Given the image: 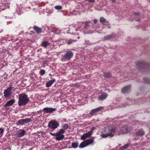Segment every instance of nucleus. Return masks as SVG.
I'll list each match as a JSON object with an SVG mask.
<instances>
[{"mask_svg":"<svg viewBox=\"0 0 150 150\" xmlns=\"http://www.w3.org/2000/svg\"><path fill=\"white\" fill-rule=\"evenodd\" d=\"M30 101L28 95L25 93L19 95L18 104L19 106H24L27 104Z\"/></svg>","mask_w":150,"mask_h":150,"instance_id":"1","label":"nucleus"},{"mask_svg":"<svg viewBox=\"0 0 150 150\" xmlns=\"http://www.w3.org/2000/svg\"><path fill=\"white\" fill-rule=\"evenodd\" d=\"M73 54L71 51L66 52L63 55L61 58V60L62 61L69 60L73 57Z\"/></svg>","mask_w":150,"mask_h":150,"instance_id":"2","label":"nucleus"},{"mask_svg":"<svg viewBox=\"0 0 150 150\" xmlns=\"http://www.w3.org/2000/svg\"><path fill=\"white\" fill-rule=\"evenodd\" d=\"M59 125V123L57 121L55 120H52L49 122L48 127L50 129L54 130L57 128Z\"/></svg>","mask_w":150,"mask_h":150,"instance_id":"3","label":"nucleus"},{"mask_svg":"<svg viewBox=\"0 0 150 150\" xmlns=\"http://www.w3.org/2000/svg\"><path fill=\"white\" fill-rule=\"evenodd\" d=\"M13 88L14 87H12L11 85L6 89L4 90V96L6 98V100L11 98V96L12 93L11 91Z\"/></svg>","mask_w":150,"mask_h":150,"instance_id":"4","label":"nucleus"},{"mask_svg":"<svg viewBox=\"0 0 150 150\" xmlns=\"http://www.w3.org/2000/svg\"><path fill=\"white\" fill-rule=\"evenodd\" d=\"M103 132L104 133H108L109 134H111V135H110V137H112L114 135L115 130L110 126H107L104 128Z\"/></svg>","mask_w":150,"mask_h":150,"instance_id":"5","label":"nucleus"},{"mask_svg":"<svg viewBox=\"0 0 150 150\" xmlns=\"http://www.w3.org/2000/svg\"><path fill=\"white\" fill-rule=\"evenodd\" d=\"M94 142L93 139H90L85 140L80 144L79 147L80 148H83L89 145L92 144Z\"/></svg>","mask_w":150,"mask_h":150,"instance_id":"6","label":"nucleus"},{"mask_svg":"<svg viewBox=\"0 0 150 150\" xmlns=\"http://www.w3.org/2000/svg\"><path fill=\"white\" fill-rule=\"evenodd\" d=\"M65 132V130L63 129H61L59 132L56 133V140L57 141H60L63 139L64 135L62 134H64Z\"/></svg>","mask_w":150,"mask_h":150,"instance_id":"7","label":"nucleus"},{"mask_svg":"<svg viewBox=\"0 0 150 150\" xmlns=\"http://www.w3.org/2000/svg\"><path fill=\"white\" fill-rule=\"evenodd\" d=\"M136 65L139 68L146 69L149 66V65L147 63L144 62H138L136 64Z\"/></svg>","mask_w":150,"mask_h":150,"instance_id":"8","label":"nucleus"},{"mask_svg":"<svg viewBox=\"0 0 150 150\" xmlns=\"http://www.w3.org/2000/svg\"><path fill=\"white\" fill-rule=\"evenodd\" d=\"M108 96V94L106 93H102L101 95L98 97V100L103 101Z\"/></svg>","mask_w":150,"mask_h":150,"instance_id":"9","label":"nucleus"},{"mask_svg":"<svg viewBox=\"0 0 150 150\" xmlns=\"http://www.w3.org/2000/svg\"><path fill=\"white\" fill-rule=\"evenodd\" d=\"M131 87V85H129L124 87L121 90L122 92L123 93H128Z\"/></svg>","mask_w":150,"mask_h":150,"instance_id":"10","label":"nucleus"},{"mask_svg":"<svg viewBox=\"0 0 150 150\" xmlns=\"http://www.w3.org/2000/svg\"><path fill=\"white\" fill-rule=\"evenodd\" d=\"M55 108H50L48 107L44 108L43 110L46 113L52 112L56 110Z\"/></svg>","mask_w":150,"mask_h":150,"instance_id":"11","label":"nucleus"},{"mask_svg":"<svg viewBox=\"0 0 150 150\" xmlns=\"http://www.w3.org/2000/svg\"><path fill=\"white\" fill-rule=\"evenodd\" d=\"M145 134V132L142 129H139L135 133V135L137 136L142 137Z\"/></svg>","mask_w":150,"mask_h":150,"instance_id":"12","label":"nucleus"},{"mask_svg":"<svg viewBox=\"0 0 150 150\" xmlns=\"http://www.w3.org/2000/svg\"><path fill=\"white\" fill-rule=\"evenodd\" d=\"M102 108V107H99L97 108L94 109L92 110L91 111L89 112V114L90 115H93L95 113L98 112L101 110Z\"/></svg>","mask_w":150,"mask_h":150,"instance_id":"13","label":"nucleus"},{"mask_svg":"<svg viewBox=\"0 0 150 150\" xmlns=\"http://www.w3.org/2000/svg\"><path fill=\"white\" fill-rule=\"evenodd\" d=\"M33 29L38 34L40 33L42 31V29L36 25H34L33 27Z\"/></svg>","mask_w":150,"mask_h":150,"instance_id":"14","label":"nucleus"},{"mask_svg":"<svg viewBox=\"0 0 150 150\" xmlns=\"http://www.w3.org/2000/svg\"><path fill=\"white\" fill-rule=\"evenodd\" d=\"M91 132H89L88 133H85L81 136V139L82 140H84L90 137L91 135Z\"/></svg>","mask_w":150,"mask_h":150,"instance_id":"15","label":"nucleus"},{"mask_svg":"<svg viewBox=\"0 0 150 150\" xmlns=\"http://www.w3.org/2000/svg\"><path fill=\"white\" fill-rule=\"evenodd\" d=\"M15 102V100L11 99L8 101L5 105L6 107L12 105Z\"/></svg>","mask_w":150,"mask_h":150,"instance_id":"16","label":"nucleus"},{"mask_svg":"<svg viewBox=\"0 0 150 150\" xmlns=\"http://www.w3.org/2000/svg\"><path fill=\"white\" fill-rule=\"evenodd\" d=\"M55 81V79L50 80L46 83V86L47 87H50Z\"/></svg>","mask_w":150,"mask_h":150,"instance_id":"17","label":"nucleus"},{"mask_svg":"<svg viewBox=\"0 0 150 150\" xmlns=\"http://www.w3.org/2000/svg\"><path fill=\"white\" fill-rule=\"evenodd\" d=\"M20 132L17 134L18 136L19 137L23 136L25 135L26 131L24 129H20Z\"/></svg>","mask_w":150,"mask_h":150,"instance_id":"18","label":"nucleus"},{"mask_svg":"<svg viewBox=\"0 0 150 150\" xmlns=\"http://www.w3.org/2000/svg\"><path fill=\"white\" fill-rule=\"evenodd\" d=\"M50 43L47 41H44L42 43L41 45L42 47L46 48L47 46L49 45Z\"/></svg>","mask_w":150,"mask_h":150,"instance_id":"19","label":"nucleus"},{"mask_svg":"<svg viewBox=\"0 0 150 150\" xmlns=\"http://www.w3.org/2000/svg\"><path fill=\"white\" fill-rule=\"evenodd\" d=\"M100 23H102L103 25L105 23H108V22L107 21L105 18L102 17H101L100 18Z\"/></svg>","mask_w":150,"mask_h":150,"instance_id":"20","label":"nucleus"},{"mask_svg":"<svg viewBox=\"0 0 150 150\" xmlns=\"http://www.w3.org/2000/svg\"><path fill=\"white\" fill-rule=\"evenodd\" d=\"M103 76L105 77L110 78L111 76V74L110 72L107 73L105 72L103 74Z\"/></svg>","mask_w":150,"mask_h":150,"instance_id":"21","label":"nucleus"},{"mask_svg":"<svg viewBox=\"0 0 150 150\" xmlns=\"http://www.w3.org/2000/svg\"><path fill=\"white\" fill-rule=\"evenodd\" d=\"M129 144H127L125 145L124 146L121 147L120 149V150H126L127 148L129 146Z\"/></svg>","mask_w":150,"mask_h":150,"instance_id":"22","label":"nucleus"},{"mask_svg":"<svg viewBox=\"0 0 150 150\" xmlns=\"http://www.w3.org/2000/svg\"><path fill=\"white\" fill-rule=\"evenodd\" d=\"M114 38L113 35H108L104 38V40H109L112 39Z\"/></svg>","mask_w":150,"mask_h":150,"instance_id":"23","label":"nucleus"},{"mask_svg":"<svg viewBox=\"0 0 150 150\" xmlns=\"http://www.w3.org/2000/svg\"><path fill=\"white\" fill-rule=\"evenodd\" d=\"M79 145V144L77 142H74L72 143L71 146L72 148H77Z\"/></svg>","mask_w":150,"mask_h":150,"instance_id":"24","label":"nucleus"},{"mask_svg":"<svg viewBox=\"0 0 150 150\" xmlns=\"http://www.w3.org/2000/svg\"><path fill=\"white\" fill-rule=\"evenodd\" d=\"M24 124L25 123H28L30 122L31 119L30 118H27L25 119H23Z\"/></svg>","mask_w":150,"mask_h":150,"instance_id":"25","label":"nucleus"},{"mask_svg":"<svg viewBox=\"0 0 150 150\" xmlns=\"http://www.w3.org/2000/svg\"><path fill=\"white\" fill-rule=\"evenodd\" d=\"M143 80L145 83L150 84V80L148 79L147 78H144Z\"/></svg>","mask_w":150,"mask_h":150,"instance_id":"26","label":"nucleus"},{"mask_svg":"<svg viewBox=\"0 0 150 150\" xmlns=\"http://www.w3.org/2000/svg\"><path fill=\"white\" fill-rule=\"evenodd\" d=\"M17 123L19 125H22L24 124V122L23 119H21L19 120Z\"/></svg>","mask_w":150,"mask_h":150,"instance_id":"27","label":"nucleus"},{"mask_svg":"<svg viewBox=\"0 0 150 150\" xmlns=\"http://www.w3.org/2000/svg\"><path fill=\"white\" fill-rule=\"evenodd\" d=\"M62 127L64 129H63L65 130L68 128L69 125L67 124H64L62 125Z\"/></svg>","mask_w":150,"mask_h":150,"instance_id":"28","label":"nucleus"},{"mask_svg":"<svg viewBox=\"0 0 150 150\" xmlns=\"http://www.w3.org/2000/svg\"><path fill=\"white\" fill-rule=\"evenodd\" d=\"M84 44L87 45H91L92 44V43L89 40H85V43Z\"/></svg>","mask_w":150,"mask_h":150,"instance_id":"29","label":"nucleus"},{"mask_svg":"<svg viewBox=\"0 0 150 150\" xmlns=\"http://www.w3.org/2000/svg\"><path fill=\"white\" fill-rule=\"evenodd\" d=\"M76 40L70 39L67 41V43L68 45H69L72 43L73 42H76Z\"/></svg>","mask_w":150,"mask_h":150,"instance_id":"30","label":"nucleus"},{"mask_svg":"<svg viewBox=\"0 0 150 150\" xmlns=\"http://www.w3.org/2000/svg\"><path fill=\"white\" fill-rule=\"evenodd\" d=\"M105 134H103L102 135V137L103 138H106L108 137V136H110V135H111V134H109L108 133H105Z\"/></svg>","mask_w":150,"mask_h":150,"instance_id":"31","label":"nucleus"},{"mask_svg":"<svg viewBox=\"0 0 150 150\" xmlns=\"http://www.w3.org/2000/svg\"><path fill=\"white\" fill-rule=\"evenodd\" d=\"M40 73L41 76H43L45 73V70L41 69L40 71Z\"/></svg>","mask_w":150,"mask_h":150,"instance_id":"32","label":"nucleus"},{"mask_svg":"<svg viewBox=\"0 0 150 150\" xmlns=\"http://www.w3.org/2000/svg\"><path fill=\"white\" fill-rule=\"evenodd\" d=\"M54 8L57 10H60L62 8V6H61L57 5L55 6Z\"/></svg>","mask_w":150,"mask_h":150,"instance_id":"33","label":"nucleus"},{"mask_svg":"<svg viewBox=\"0 0 150 150\" xmlns=\"http://www.w3.org/2000/svg\"><path fill=\"white\" fill-rule=\"evenodd\" d=\"M89 23V22L88 21H86L85 23V26L84 27L85 28H86L88 27L89 26V25L88 23Z\"/></svg>","mask_w":150,"mask_h":150,"instance_id":"34","label":"nucleus"},{"mask_svg":"<svg viewBox=\"0 0 150 150\" xmlns=\"http://www.w3.org/2000/svg\"><path fill=\"white\" fill-rule=\"evenodd\" d=\"M4 132V130L3 129L0 128V135L2 134Z\"/></svg>","mask_w":150,"mask_h":150,"instance_id":"35","label":"nucleus"},{"mask_svg":"<svg viewBox=\"0 0 150 150\" xmlns=\"http://www.w3.org/2000/svg\"><path fill=\"white\" fill-rule=\"evenodd\" d=\"M86 1H88V2L91 3H93L95 2V0H86Z\"/></svg>","mask_w":150,"mask_h":150,"instance_id":"36","label":"nucleus"},{"mask_svg":"<svg viewBox=\"0 0 150 150\" xmlns=\"http://www.w3.org/2000/svg\"><path fill=\"white\" fill-rule=\"evenodd\" d=\"M50 135H51L52 136H56V133H52L50 132Z\"/></svg>","mask_w":150,"mask_h":150,"instance_id":"37","label":"nucleus"},{"mask_svg":"<svg viewBox=\"0 0 150 150\" xmlns=\"http://www.w3.org/2000/svg\"><path fill=\"white\" fill-rule=\"evenodd\" d=\"M97 20L96 19H95L93 20V22L95 24H96L97 23Z\"/></svg>","mask_w":150,"mask_h":150,"instance_id":"38","label":"nucleus"},{"mask_svg":"<svg viewBox=\"0 0 150 150\" xmlns=\"http://www.w3.org/2000/svg\"><path fill=\"white\" fill-rule=\"evenodd\" d=\"M136 15H138L139 14V13L137 12H136L134 13Z\"/></svg>","mask_w":150,"mask_h":150,"instance_id":"39","label":"nucleus"},{"mask_svg":"<svg viewBox=\"0 0 150 150\" xmlns=\"http://www.w3.org/2000/svg\"><path fill=\"white\" fill-rule=\"evenodd\" d=\"M3 30L2 29H0V33H1L3 31Z\"/></svg>","mask_w":150,"mask_h":150,"instance_id":"40","label":"nucleus"},{"mask_svg":"<svg viewBox=\"0 0 150 150\" xmlns=\"http://www.w3.org/2000/svg\"><path fill=\"white\" fill-rule=\"evenodd\" d=\"M111 0V1H112V2H113V3H115V0Z\"/></svg>","mask_w":150,"mask_h":150,"instance_id":"41","label":"nucleus"},{"mask_svg":"<svg viewBox=\"0 0 150 150\" xmlns=\"http://www.w3.org/2000/svg\"><path fill=\"white\" fill-rule=\"evenodd\" d=\"M140 21V20L139 19H137L136 20V21Z\"/></svg>","mask_w":150,"mask_h":150,"instance_id":"42","label":"nucleus"},{"mask_svg":"<svg viewBox=\"0 0 150 150\" xmlns=\"http://www.w3.org/2000/svg\"><path fill=\"white\" fill-rule=\"evenodd\" d=\"M142 99H139V100H142ZM143 100H146V98H144L143 99Z\"/></svg>","mask_w":150,"mask_h":150,"instance_id":"43","label":"nucleus"},{"mask_svg":"<svg viewBox=\"0 0 150 150\" xmlns=\"http://www.w3.org/2000/svg\"><path fill=\"white\" fill-rule=\"evenodd\" d=\"M49 75H51V74H49Z\"/></svg>","mask_w":150,"mask_h":150,"instance_id":"44","label":"nucleus"},{"mask_svg":"<svg viewBox=\"0 0 150 150\" xmlns=\"http://www.w3.org/2000/svg\"><path fill=\"white\" fill-rule=\"evenodd\" d=\"M108 28H110V27H109V26H108Z\"/></svg>","mask_w":150,"mask_h":150,"instance_id":"45","label":"nucleus"},{"mask_svg":"<svg viewBox=\"0 0 150 150\" xmlns=\"http://www.w3.org/2000/svg\"><path fill=\"white\" fill-rule=\"evenodd\" d=\"M108 28H110V27H109V26H108Z\"/></svg>","mask_w":150,"mask_h":150,"instance_id":"46","label":"nucleus"},{"mask_svg":"<svg viewBox=\"0 0 150 150\" xmlns=\"http://www.w3.org/2000/svg\"><path fill=\"white\" fill-rule=\"evenodd\" d=\"M149 98H150V97H149Z\"/></svg>","mask_w":150,"mask_h":150,"instance_id":"47","label":"nucleus"}]
</instances>
